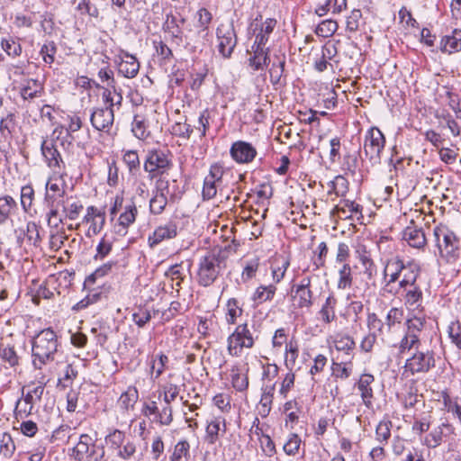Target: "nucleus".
I'll use <instances>...</instances> for the list:
<instances>
[{"instance_id": "nucleus-10", "label": "nucleus", "mask_w": 461, "mask_h": 461, "mask_svg": "<svg viewBox=\"0 0 461 461\" xmlns=\"http://www.w3.org/2000/svg\"><path fill=\"white\" fill-rule=\"evenodd\" d=\"M230 154L233 160L240 164L251 162L257 156V150L252 144L238 140L232 143Z\"/></svg>"}, {"instance_id": "nucleus-50", "label": "nucleus", "mask_w": 461, "mask_h": 461, "mask_svg": "<svg viewBox=\"0 0 461 461\" xmlns=\"http://www.w3.org/2000/svg\"><path fill=\"white\" fill-rule=\"evenodd\" d=\"M180 265H174L171 266L167 271L166 272V276L170 277L172 279L173 283L172 287L176 288V291H178L182 281L184 280V277L182 276V273L180 271Z\"/></svg>"}, {"instance_id": "nucleus-60", "label": "nucleus", "mask_w": 461, "mask_h": 461, "mask_svg": "<svg viewBox=\"0 0 461 461\" xmlns=\"http://www.w3.org/2000/svg\"><path fill=\"white\" fill-rule=\"evenodd\" d=\"M15 125V115L13 113H9L5 117H3L0 121V132L2 135H5V131H6L9 134L14 129Z\"/></svg>"}, {"instance_id": "nucleus-48", "label": "nucleus", "mask_w": 461, "mask_h": 461, "mask_svg": "<svg viewBox=\"0 0 461 461\" xmlns=\"http://www.w3.org/2000/svg\"><path fill=\"white\" fill-rule=\"evenodd\" d=\"M285 65V57L279 60L278 64L273 63L271 68L269 69L270 74V81L273 85H277L280 83L281 77L283 76Z\"/></svg>"}, {"instance_id": "nucleus-24", "label": "nucleus", "mask_w": 461, "mask_h": 461, "mask_svg": "<svg viewBox=\"0 0 461 461\" xmlns=\"http://www.w3.org/2000/svg\"><path fill=\"white\" fill-rule=\"evenodd\" d=\"M17 209V203L11 195L0 196V225L5 224Z\"/></svg>"}, {"instance_id": "nucleus-23", "label": "nucleus", "mask_w": 461, "mask_h": 461, "mask_svg": "<svg viewBox=\"0 0 461 461\" xmlns=\"http://www.w3.org/2000/svg\"><path fill=\"white\" fill-rule=\"evenodd\" d=\"M334 346L338 351L345 353L347 360L350 363L354 356L353 351L356 348L353 338L348 335L339 334L335 337Z\"/></svg>"}, {"instance_id": "nucleus-18", "label": "nucleus", "mask_w": 461, "mask_h": 461, "mask_svg": "<svg viewBox=\"0 0 461 461\" xmlns=\"http://www.w3.org/2000/svg\"><path fill=\"white\" fill-rule=\"evenodd\" d=\"M95 447L92 438L87 434H82L79 438L77 444L72 449V456L77 461H83L85 457L92 456L94 455Z\"/></svg>"}, {"instance_id": "nucleus-20", "label": "nucleus", "mask_w": 461, "mask_h": 461, "mask_svg": "<svg viewBox=\"0 0 461 461\" xmlns=\"http://www.w3.org/2000/svg\"><path fill=\"white\" fill-rule=\"evenodd\" d=\"M137 213L138 210L134 203L131 202L130 204L126 205L124 212L119 217V224L116 232L123 236L126 235L127 229L135 221Z\"/></svg>"}, {"instance_id": "nucleus-43", "label": "nucleus", "mask_w": 461, "mask_h": 461, "mask_svg": "<svg viewBox=\"0 0 461 461\" xmlns=\"http://www.w3.org/2000/svg\"><path fill=\"white\" fill-rule=\"evenodd\" d=\"M167 197L162 194H155L149 201V210L153 214H160L166 208Z\"/></svg>"}, {"instance_id": "nucleus-26", "label": "nucleus", "mask_w": 461, "mask_h": 461, "mask_svg": "<svg viewBox=\"0 0 461 461\" xmlns=\"http://www.w3.org/2000/svg\"><path fill=\"white\" fill-rule=\"evenodd\" d=\"M43 93V86L37 79H29L27 84L21 89V96L24 100H32L41 96Z\"/></svg>"}, {"instance_id": "nucleus-55", "label": "nucleus", "mask_w": 461, "mask_h": 461, "mask_svg": "<svg viewBox=\"0 0 461 461\" xmlns=\"http://www.w3.org/2000/svg\"><path fill=\"white\" fill-rule=\"evenodd\" d=\"M135 137L140 140H144L148 137V133L146 132L145 122L143 119H140L138 115L134 117L132 122V129H131Z\"/></svg>"}, {"instance_id": "nucleus-3", "label": "nucleus", "mask_w": 461, "mask_h": 461, "mask_svg": "<svg viewBox=\"0 0 461 461\" xmlns=\"http://www.w3.org/2000/svg\"><path fill=\"white\" fill-rule=\"evenodd\" d=\"M227 350L229 355L239 357L243 348H251L254 346V337L247 323L238 325L228 337Z\"/></svg>"}, {"instance_id": "nucleus-36", "label": "nucleus", "mask_w": 461, "mask_h": 461, "mask_svg": "<svg viewBox=\"0 0 461 461\" xmlns=\"http://www.w3.org/2000/svg\"><path fill=\"white\" fill-rule=\"evenodd\" d=\"M182 457L186 459L190 457V444L185 439L180 440L176 444L170 459L171 461H181Z\"/></svg>"}, {"instance_id": "nucleus-54", "label": "nucleus", "mask_w": 461, "mask_h": 461, "mask_svg": "<svg viewBox=\"0 0 461 461\" xmlns=\"http://www.w3.org/2000/svg\"><path fill=\"white\" fill-rule=\"evenodd\" d=\"M123 161L128 166L131 173L140 168V158L135 150L126 151L123 155Z\"/></svg>"}, {"instance_id": "nucleus-27", "label": "nucleus", "mask_w": 461, "mask_h": 461, "mask_svg": "<svg viewBox=\"0 0 461 461\" xmlns=\"http://www.w3.org/2000/svg\"><path fill=\"white\" fill-rule=\"evenodd\" d=\"M276 287L274 285H260L253 294L252 300L258 305L267 301H271L276 294Z\"/></svg>"}, {"instance_id": "nucleus-29", "label": "nucleus", "mask_w": 461, "mask_h": 461, "mask_svg": "<svg viewBox=\"0 0 461 461\" xmlns=\"http://www.w3.org/2000/svg\"><path fill=\"white\" fill-rule=\"evenodd\" d=\"M276 24V21L275 19L269 18L266 20V22L262 25L261 32L256 36L252 49L255 48V45L265 47L268 41L269 34L273 32Z\"/></svg>"}, {"instance_id": "nucleus-8", "label": "nucleus", "mask_w": 461, "mask_h": 461, "mask_svg": "<svg viewBox=\"0 0 461 461\" xmlns=\"http://www.w3.org/2000/svg\"><path fill=\"white\" fill-rule=\"evenodd\" d=\"M217 39L220 54L225 59L230 58L237 45V35L233 24H221L217 28Z\"/></svg>"}, {"instance_id": "nucleus-32", "label": "nucleus", "mask_w": 461, "mask_h": 461, "mask_svg": "<svg viewBox=\"0 0 461 461\" xmlns=\"http://www.w3.org/2000/svg\"><path fill=\"white\" fill-rule=\"evenodd\" d=\"M330 189L329 194H335L337 196H345L348 191V181L343 176H337L333 181L330 183Z\"/></svg>"}, {"instance_id": "nucleus-37", "label": "nucleus", "mask_w": 461, "mask_h": 461, "mask_svg": "<svg viewBox=\"0 0 461 461\" xmlns=\"http://www.w3.org/2000/svg\"><path fill=\"white\" fill-rule=\"evenodd\" d=\"M336 303V299L330 295L326 299L324 305L320 311V314L326 323L331 322L336 317L334 311Z\"/></svg>"}, {"instance_id": "nucleus-52", "label": "nucleus", "mask_w": 461, "mask_h": 461, "mask_svg": "<svg viewBox=\"0 0 461 461\" xmlns=\"http://www.w3.org/2000/svg\"><path fill=\"white\" fill-rule=\"evenodd\" d=\"M136 445L132 441H127L120 448H116L117 456L122 460H129L136 453Z\"/></svg>"}, {"instance_id": "nucleus-30", "label": "nucleus", "mask_w": 461, "mask_h": 461, "mask_svg": "<svg viewBox=\"0 0 461 461\" xmlns=\"http://www.w3.org/2000/svg\"><path fill=\"white\" fill-rule=\"evenodd\" d=\"M450 427L447 423H442L440 426L435 428L426 438L424 444L429 448H435L441 444L443 437V429Z\"/></svg>"}, {"instance_id": "nucleus-31", "label": "nucleus", "mask_w": 461, "mask_h": 461, "mask_svg": "<svg viewBox=\"0 0 461 461\" xmlns=\"http://www.w3.org/2000/svg\"><path fill=\"white\" fill-rule=\"evenodd\" d=\"M426 324L425 314L413 312L412 317L407 319L405 325L406 330L410 332L420 333Z\"/></svg>"}, {"instance_id": "nucleus-44", "label": "nucleus", "mask_w": 461, "mask_h": 461, "mask_svg": "<svg viewBox=\"0 0 461 461\" xmlns=\"http://www.w3.org/2000/svg\"><path fill=\"white\" fill-rule=\"evenodd\" d=\"M0 357L10 366H14L18 364L19 357L14 347L0 345Z\"/></svg>"}, {"instance_id": "nucleus-46", "label": "nucleus", "mask_w": 461, "mask_h": 461, "mask_svg": "<svg viewBox=\"0 0 461 461\" xmlns=\"http://www.w3.org/2000/svg\"><path fill=\"white\" fill-rule=\"evenodd\" d=\"M125 434L120 429H113V432L105 437V441L110 444L111 448L116 449L124 444Z\"/></svg>"}, {"instance_id": "nucleus-61", "label": "nucleus", "mask_w": 461, "mask_h": 461, "mask_svg": "<svg viewBox=\"0 0 461 461\" xmlns=\"http://www.w3.org/2000/svg\"><path fill=\"white\" fill-rule=\"evenodd\" d=\"M361 17V11L359 9H354L350 15L347 18V30L349 32L357 31Z\"/></svg>"}, {"instance_id": "nucleus-13", "label": "nucleus", "mask_w": 461, "mask_h": 461, "mask_svg": "<svg viewBox=\"0 0 461 461\" xmlns=\"http://www.w3.org/2000/svg\"><path fill=\"white\" fill-rule=\"evenodd\" d=\"M402 240H404L411 247L415 249H422L427 244L423 229L416 226L413 221L403 230Z\"/></svg>"}, {"instance_id": "nucleus-25", "label": "nucleus", "mask_w": 461, "mask_h": 461, "mask_svg": "<svg viewBox=\"0 0 461 461\" xmlns=\"http://www.w3.org/2000/svg\"><path fill=\"white\" fill-rule=\"evenodd\" d=\"M117 266V261L111 260L97 267L85 280L86 285H93L95 282L112 273L113 269Z\"/></svg>"}, {"instance_id": "nucleus-38", "label": "nucleus", "mask_w": 461, "mask_h": 461, "mask_svg": "<svg viewBox=\"0 0 461 461\" xmlns=\"http://www.w3.org/2000/svg\"><path fill=\"white\" fill-rule=\"evenodd\" d=\"M339 289H347L352 285L351 267L348 263L342 265L339 270Z\"/></svg>"}, {"instance_id": "nucleus-64", "label": "nucleus", "mask_w": 461, "mask_h": 461, "mask_svg": "<svg viewBox=\"0 0 461 461\" xmlns=\"http://www.w3.org/2000/svg\"><path fill=\"white\" fill-rule=\"evenodd\" d=\"M448 333L452 342L461 350V330L459 323H452L448 328Z\"/></svg>"}, {"instance_id": "nucleus-33", "label": "nucleus", "mask_w": 461, "mask_h": 461, "mask_svg": "<svg viewBox=\"0 0 461 461\" xmlns=\"http://www.w3.org/2000/svg\"><path fill=\"white\" fill-rule=\"evenodd\" d=\"M359 261L363 266L364 276L368 281L372 280L377 274V268L375 262L366 252L360 254Z\"/></svg>"}, {"instance_id": "nucleus-19", "label": "nucleus", "mask_w": 461, "mask_h": 461, "mask_svg": "<svg viewBox=\"0 0 461 461\" xmlns=\"http://www.w3.org/2000/svg\"><path fill=\"white\" fill-rule=\"evenodd\" d=\"M440 50L453 54L461 50V29H455L450 35H445L440 41Z\"/></svg>"}, {"instance_id": "nucleus-22", "label": "nucleus", "mask_w": 461, "mask_h": 461, "mask_svg": "<svg viewBox=\"0 0 461 461\" xmlns=\"http://www.w3.org/2000/svg\"><path fill=\"white\" fill-rule=\"evenodd\" d=\"M139 69L140 63L136 57L131 54L125 53L119 64V72L127 78H133L137 76Z\"/></svg>"}, {"instance_id": "nucleus-17", "label": "nucleus", "mask_w": 461, "mask_h": 461, "mask_svg": "<svg viewBox=\"0 0 461 461\" xmlns=\"http://www.w3.org/2000/svg\"><path fill=\"white\" fill-rule=\"evenodd\" d=\"M406 269L407 266L400 258L396 257L389 259L384 271V278L389 276V279L386 281V286L395 283L400 278L403 270Z\"/></svg>"}, {"instance_id": "nucleus-39", "label": "nucleus", "mask_w": 461, "mask_h": 461, "mask_svg": "<svg viewBox=\"0 0 461 461\" xmlns=\"http://www.w3.org/2000/svg\"><path fill=\"white\" fill-rule=\"evenodd\" d=\"M391 420H382L375 429V438L378 442L386 444L391 437Z\"/></svg>"}, {"instance_id": "nucleus-34", "label": "nucleus", "mask_w": 461, "mask_h": 461, "mask_svg": "<svg viewBox=\"0 0 461 461\" xmlns=\"http://www.w3.org/2000/svg\"><path fill=\"white\" fill-rule=\"evenodd\" d=\"M113 249V240L107 238L105 234L96 246V253L94 256L95 261L104 260Z\"/></svg>"}, {"instance_id": "nucleus-15", "label": "nucleus", "mask_w": 461, "mask_h": 461, "mask_svg": "<svg viewBox=\"0 0 461 461\" xmlns=\"http://www.w3.org/2000/svg\"><path fill=\"white\" fill-rule=\"evenodd\" d=\"M225 432V419L222 417H214L207 423L204 440L208 445H213L219 439L220 434L221 433V435H223Z\"/></svg>"}, {"instance_id": "nucleus-11", "label": "nucleus", "mask_w": 461, "mask_h": 461, "mask_svg": "<svg viewBox=\"0 0 461 461\" xmlns=\"http://www.w3.org/2000/svg\"><path fill=\"white\" fill-rule=\"evenodd\" d=\"M177 235V225L176 222L169 221L164 225L158 226L153 234L149 237V245L154 248L166 240L174 239Z\"/></svg>"}, {"instance_id": "nucleus-7", "label": "nucleus", "mask_w": 461, "mask_h": 461, "mask_svg": "<svg viewBox=\"0 0 461 461\" xmlns=\"http://www.w3.org/2000/svg\"><path fill=\"white\" fill-rule=\"evenodd\" d=\"M436 360L435 354L432 350L426 352L417 351L410 358L406 360L405 369L411 372V375L425 374L431 368L435 367Z\"/></svg>"}, {"instance_id": "nucleus-47", "label": "nucleus", "mask_w": 461, "mask_h": 461, "mask_svg": "<svg viewBox=\"0 0 461 461\" xmlns=\"http://www.w3.org/2000/svg\"><path fill=\"white\" fill-rule=\"evenodd\" d=\"M338 30V23L333 20L321 22L317 27V34L322 37H330Z\"/></svg>"}, {"instance_id": "nucleus-53", "label": "nucleus", "mask_w": 461, "mask_h": 461, "mask_svg": "<svg viewBox=\"0 0 461 461\" xmlns=\"http://www.w3.org/2000/svg\"><path fill=\"white\" fill-rule=\"evenodd\" d=\"M15 449L14 443L9 434L5 433L1 439L0 454L4 456H11Z\"/></svg>"}, {"instance_id": "nucleus-4", "label": "nucleus", "mask_w": 461, "mask_h": 461, "mask_svg": "<svg viewBox=\"0 0 461 461\" xmlns=\"http://www.w3.org/2000/svg\"><path fill=\"white\" fill-rule=\"evenodd\" d=\"M385 138L376 127H372L366 134L364 152L372 164H379L381 153L384 148Z\"/></svg>"}, {"instance_id": "nucleus-14", "label": "nucleus", "mask_w": 461, "mask_h": 461, "mask_svg": "<svg viewBox=\"0 0 461 461\" xmlns=\"http://www.w3.org/2000/svg\"><path fill=\"white\" fill-rule=\"evenodd\" d=\"M41 154L49 167H60L63 163L60 153L57 149L54 140H43L41 145Z\"/></svg>"}, {"instance_id": "nucleus-57", "label": "nucleus", "mask_w": 461, "mask_h": 461, "mask_svg": "<svg viewBox=\"0 0 461 461\" xmlns=\"http://www.w3.org/2000/svg\"><path fill=\"white\" fill-rule=\"evenodd\" d=\"M218 185L219 183L205 177L202 192L203 199L210 200L213 198L216 195Z\"/></svg>"}, {"instance_id": "nucleus-9", "label": "nucleus", "mask_w": 461, "mask_h": 461, "mask_svg": "<svg viewBox=\"0 0 461 461\" xmlns=\"http://www.w3.org/2000/svg\"><path fill=\"white\" fill-rule=\"evenodd\" d=\"M90 122L95 130L108 132L114 122V112L110 108L96 107L90 114Z\"/></svg>"}, {"instance_id": "nucleus-56", "label": "nucleus", "mask_w": 461, "mask_h": 461, "mask_svg": "<svg viewBox=\"0 0 461 461\" xmlns=\"http://www.w3.org/2000/svg\"><path fill=\"white\" fill-rule=\"evenodd\" d=\"M301 438L297 434H292L289 439L284 445V451L287 455H295L300 447Z\"/></svg>"}, {"instance_id": "nucleus-1", "label": "nucleus", "mask_w": 461, "mask_h": 461, "mask_svg": "<svg viewBox=\"0 0 461 461\" xmlns=\"http://www.w3.org/2000/svg\"><path fill=\"white\" fill-rule=\"evenodd\" d=\"M58 351L56 333L50 328L41 330L32 341V365L36 369L54 361Z\"/></svg>"}, {"instance_id": "nucleus-35", "label": "nucleus", "mask_w": 461, "mask_h": 461, "mask_svg": "<svg viewBox=\"0 0 461 461\" xmlns=\"http://www.w3.org/2000/svg\"><path fill=\"white\" fill-rule=\"evenodd\" d=\"M139 397L138 391L135 387H129L120 397L119 403L125 409L132 408Z\"/></svg>"}, {"instance_id": "nucleus-6", "label": "nucleus", "mask_w": 461, "mask_h": 461, "mask_svg": "<svg viewBox=\"0 0 461 461\" xmlns=\"http://www.w3.org/2000/svg\"><path fill=\"white\" fill-rule=\"evenodd\" d=\"M221 259L214 254L203 257L199 262L198 283L203 286L211 285L220 272Z\"/></svg>"}, {"instance_id": "nucleus-49", "label": "nucleus", "mask_w": 461, "mask_h": 461, "mask_svg": "<svg viewBox=\"0 0 461 461\" xmlns=\"http://www.w3.org/2000/svg\"><path fill=\"white\" fill-rule=\"evenodd\" d=\"M113 88V95L109 98V101H105V108H110L112 111H115V109L119 110L122 104V90L117 88L116 86Z\"/></svg>"}, {"instance_id": "nucleus-21", "label": "nucleus", "mask_w": 461, "mask_h": 461, "mask_svg": "<svg viewBox=\"0 0 461 461\" xmlns=\"http://www.w3.org/2000/svg\"><path fill=\"white\" fill-rule=\"evenodd\" d=\"M252 50L254 55L249 59V65L253 68L254 70H261L270 62L269 49H266L264 46L255 45V48Z\"/></svg>"}, {"instance_id": "nucleus-62", "label": "nucleus", "mask_w": 461, "mask_h": 461, "mask_svg": "<svg viewBox=\"0 0 461 461\" xmlns=\"http://www.w3.org/2000/svg\"><path fill=\"white\" fill-rule=\"evenodd\" d=\"M403 316V312L398 308H392L386 315L385 324L391 329L394 324L400 323Z\"/></svg>"}, {"instance_id": "nucleus-28", "label": "nucleus", "mask_w": 461, "mask_h": 461, "mask_svg": "<svg viewBox=\"0 0 461 461\" xmlns=\"http://www.w3.org/2000/svg\"><path fill=\"white\" fill-rule=\"evenodd\" d=\"M406 266L407 269L403 270L402 279L399 282V286L403 289L417 285L416 281L419 276V269L414 264L408 263Z\"/></svg>"}, {"instance_id": "nucleus-5", "label": "nucleus", "mask_w": 461, "mask_h": 461, "mask_svg": "<svg viewBox=\"0 0 461 461\" xmlns=\"http://www.w3.org/2000/svg\"><path fill=\"white\" fill-rule=\"evenodd\" d=\"M171 167L172 161L168 153L161 149L149 150L144 162V170L149 174L150 179L164 174Z\"/></svg>"}, {"instance_id": "nucleus-42", "label": "nucleus", "mask_w": 461, "mask_h": 461, "mask_svg": "<svg viewBox=\"0 0 461 461\" xmlns=\"http://www.w3.org/2000/svg\"><path fill=\"white\" fill-rule=\"evenodd\" d=\"M231 372H232L231 384H232L233 388L238 392L246 391L249 387L248 375L239 373V370L235 369L234 367L232 368Z\"/></svg>"}, {"instance_id": "nucleus-59", "label": "nucleus", "mask_w": 461, "mask_h": 461, "mask_svg": "<svg viewBox=\"0 0 461 461\" xmlns=\"http://www.w3.org/2000/svg\"><path fill=\"white\" fill-rule=\"evenodd\" d=\"M77 10L81 14H86L91 17L97 18L99 15L98 8L92 5L91 0H81L77 5Z\"/></svg>"}, {"instance_id": "nucleus-40", "label": "nucleus", "mask_w": 461, "mask_h": 461, "mask_svg": "<svg viewBox=\"0 0 461 461\" xmlns=\"http://www.w3.org/2000/svg\"><path fill=\"white\" fill-rule=\"evenodd\" d=\"M1 47L10 57L15 58L22 54V46L15 41L13 38L3 39L1 41Z\"/></svg>"}, {"instance_id": "nucleus-51", "label": "nucleus", "mask_w": 461, "mask_h": 461, "mask_svg": "<svg viewBox=\"0 0 461 461\" xmlns=\"http://www.w3.org/2000/svg\"><path fill=\"white\" fill-rule=\"evenodd\" d=\"M295 294L299 296L298 307L310 308L312 305V292L311 289L299 290L295 288Z\"/></svg>"}, {"instance_id": "nucleus-12", "label": "nucleus", "mask_w": 461, "mask_h": 461, "mask_svg": "<svg viewBox=\"0 0 461 461\" xmlns=\"http://www.w3.org/2000/svg\"><path fill=\"white\" fill-rule=\"evenodd\" d=\"M404 291L403 300L407 308L412 312H424V306L422 305L423 293L420 287L418 285L409 286Z\"/></svg>"}, {"instance_id": "nucleus-58", "label": "nucleus", "mask_w": 461, "mask_h": 461, "mask_svg": "<svg viewBox=\"0 0 461 461\" xmlns=\"http://www.w3.org/2000/svg\"><path fill=\"white\" fill-rule=\"evenodd\" d=\"M57 51V47L53 41L48 42L44 44L41 49V55L43 58V60L51 64L54 61V55Z\"/></svg>"}, {"instance_id": "nucleus-16", "label": "nucleus", "mask_w": 461, "mask_h": 461, "mask_svg": "<svg viewBox=\"0 0 461 461\" xmlns=\"http://www.w3.org/2000/svg\"><path fill=\"white\" fill-rule=\"evenodd\" d=\"M375 382V377L371 374L361 375L357 383V390L360 392L363 403L370 408L372 406V400L374 398V392L371 384Z\"/></svg>"}, {"instance_id": "nucleus-2", "label": "nucleus", "mask_w": 461, "mask_h": 461, "mask_svg": "<svg viewBox=\"0 0 461 461\" xmlns=\"http://www.w3.org/2000/svg\"><path fill=\"white\" fill-rule=\"evenodd\" d=\"M439 255L447 261L455 259L459 250V239L445 225L437 226L433 231Z\"/></svg>"}, {"instance_id": "nucleus-45", "label": "nucleus", "mask_w": 461, "mask_h": 461, "mask_svg": "<svg viewBox=\"0 0 461 461\" xmlns=\"http://www.w3.org/2000/svg\"><path fill=\"white\" fill-rule=\"evenodd\" d=\"M242 312V309L239 307L238 301L234 298L230 299L227 302V314L226 321L229 324H234L237 317Z\"/></svg>"}, {"instance_id": "nucleus-63", "label": "nucleus", "mask_w": 461, "mask_h": 461, "mask_svg": "<svg viewBox=\"0 0 461 461\" xmlns=\"http://www.w3.org/2000/svg\"><path fill=\"white\" fill-rule=\"evenodd\" d=\"M47 222L51 228H58L59 224L63 222V217L60 216L58 207H49Z\"/></svg>"}, {"instance_id": "nucleus-41", "label": "nucleus", "mask_w": 461, "mask_h": 461, "mask_svg": "<svg viewBox=\"0 0 461 461\" xmlns=\"http://www.w3.org/2000/svg\"><path fill=\"white\" fill-rule=\"evenodd\" d=\"M34 199V190L32 185H27L21 189V205L25 212H28Z\"/></svg>"}]
</instances>
